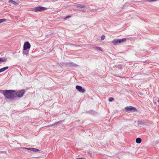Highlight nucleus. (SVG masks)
I'll return each mask as SVG.
<instances>
[{
	"label": "nucleus",
	"mask_w": 159,
	"mask_h": 159,
	"mask_svg": "<svg viewBox=\"0 0 159 159\" xmlns=\"http://www.w3.org/2000/svg\"><path fill=\"white\" fill-rule=\"evenodd\" d=\"M0 92L7 99H14L15 98V90H0Z\"/></svg>",
	"instance_id": "f257e3e1"
},
{
	"label": "nucleus",
	"mask_w": 159,
	"mask_h": 159,
	"mask_svg": "<svg viewBox=\"0 0 159 159\" xmlns=\"http://www.w3.org/2000/svg\"><path fill=\"white\" fill-rule=\"evenodd\" d=\"M47 10V8L42 6L32 8L31 11H45Z\"/></svg>",
	"instance_id": "f03ea898"
},
{
	"label": "nucleus",
	"mask_w": 159,
	"mask_h": 159,
	"mask_svg": "<svg viewBox=\"0 0 159 159\" xmlns=\"http://www.w3.org/2000/svg\"><path fill=\"white\" fill-rule=\"evenodd\" d=\"M25 91L24 89L18 90L16 91H15V98L17 97L21 98L25 94Z\"/></svg>",
	"instance_id": "7ed1b4c3"
},
{
	"label": "nucleus",
	"mask_w": 159,
	"mask_h": 159,
	"mask_svg": "<svg viewBox=\"0 0 159 159\" xmlns=\"http://www.w3.org/2000/svg\"><path fill=\"white\" fill-rule=\"evenodd\" d=\"M63 66H65L66 67L69 68H72L73 67H75L78 66L76 64L73 63L69 62L67 63H63Z\"/></svg>",
	"instance_id": "20e7f679"
},
{
	"label": "nucleus",
	"mask_w": 159,
	"mask_h": 159,
	"mask_svg": "<svg viewBox=\"0 0 159 159\" xmlns=\"http://www.w3.org/2000/svg\"><path fill=\"white\" fill-rule=\"evenodd\" d=\"M125 110L126 112H129L132 111L135 112L137 111L136 108L132 106H127L125 108Z\"/></svg>",
	"instance_id": "39448f33"
},
{
	"label": "nucleus",
	"mask_w": 159,
	"mask_h": 159,
	"mask_svg": "<svg viewBox=\"0 0 159 159\" xmlns=\"http://www.w3.org/2000/svg\"><path fill=\"white\" fill-rule=\"evenodd\" d=\"M31 45L28 42H25L24 45L23 49L25 50H30V48Z\"/></svg>",
	"instance_id": "423d86ee"
},
{
	"label": "nucleus",
	"mask_w": 159,
	"mask_h": 159,
	"mask_svg": "<svg viewBox=\"0 0 159 159\" xmlns=\"http://www.w3.org/2000/svg\"><path fill=\"white\" fill-rule=\"evenodd\" d=\"M22 148L26 149L27 150H28L31 151H32L34 152H37L39 151V150L38 149L32 148H25V147H22Z\"/></svg>",
	"instance_id": "0eeeda50"
},
{
	"label": "nucleus",
	"mask_w": 159,
	"mask_h": 159,
	"mask_svg": "<svg viewBox=\"0 0 159 159\" xmlns=\"http://www.w3.org/2000/svg\"><path fill=\"white\" fill-rule=\"evenodd\" d=\"M76 88L80 92L84 93L85 92V89H83L82 87L80 86L77 85L76 87Z\"/></svg>",
	"instance_id": "6e6552de"
},
{
	"label": "nucleus",
	"mask_w": 159,
	"mask_h": 159,
	"mask_svg": "<svg viewBox=\"0 0 159 159\" xmlns=\"http://www.w3.org/2000/svg\"><path fill=\"white\" fill-rule=\"evenodd\" d=\"M153 102L154 104L157 105V103L159 104V98L157 97H154L153 98Z\"/></svg>",
	"instance_id": "1a4fd4ad"
},
{
	"label": "nucleus",
	"mask_w": 159,
	"mask_h": 159,
	"mask_svg": "<svg viewBox=\"0 0 159 159\" xmlns=\"http://www.w3.org/2000/svg\"><path fill=\"white\" fill-rule=\"evenodd\" d=\"M119 43H122L125 42L126 40V39L125 38H122L121 39H117Z\"/></svg>",
	"instance_id": "9d476101"
},
{
	"label": "nucleus",
	"mask_w": 159,
	"mask_h": 159,
	"mask_svg": "<svg viewBox=\"0 0 159 159\" xmlns=\"http://www.w3.org/2000/svg\"><path fill=\"white\" fill-rule=\"evenodd\" d=\"M29 50H30L28 49L25 50L23 49V53L24 55H26V56H27L29 54Z\"/></svg>",
	"instance_id": "9b49d317"
},
{
	"label": "nucleus",
	"mask_w": 159,
	"mask_h": 159,
	"mask_svg": "<svg viewBox=\"0 0 159 159\" xmlns=\"http://www.w3.org/2000/svg\"><path fill=\"white\" fill-rule=\"evenodd\" d=\"M93 49L95 51H103V50L102 49V48L99 47H93Z\"/></svg>",
	"instance_id": "f8f14e48"
},
{
	"label": "nucleus",
	"mask_w": 159,
	"mask_h": 159,
	"mask_svg": "<svg viewBox=\"0 0 159 159\" xmlns=\"http://www.w3.org/2000/svg\"><path fill=\"white\" fill-rule=\"evenodd\" d=\"M8 2L10 4H12L13 5H17L18 4V3L12 0H9L8 1Z\"/></svg>",
	"instance_id": "ddd939ff"
},
{
	"label": "nucleus",
	"mask_w": 159,
	"mask_h": 159,
	"mask_svg": "<svg viewBox=\"0 0 159 159\" xmlns=\"http://www.w3.org/2000/svg\"><path fill=\"white\" fill-rule=\"evenodd\" d=\"M64 122V120H61V121H58V122H56V123H54V124L51 125H49V126H54L56 125H57L58 124H59L60 123H61L62 122Z\"/></svg>",
	"instance_id": "4468645a"
},
{
	"label": "nucleus",
	"mask_w": 159,
	"mask_h": 159,
	"mask_svg": "<svg viewBox=\"0 0 159 159\" xmlns=\"http://www.w3.org/2000/svg\"><path fill=\"white\" fill-rule=\"evenodd\" d=\"M112 43L115 45H117L119 44L117 39L113 40L112 41Z\"/></svg>",
	"instance_id": "2eb2a0df"
},
{
	"label": "nucleus",
	"mask_w": 159,
	"mask_h": 159,
	"mask_svg": "<svg viewBox=\"0 0 159 159\" xmlns=\"http://www.w3.org/2000/svg\"><path fill=\"white\" fill-rule=\"evenodd\" d=\"M7 60V58L5 57H1L0 58V62H5Z\"/></svg>",
	"instance_id": "dca6fc26"
},
{
	"label": "nucleus",
	"mask_w": 159,
	"mask_h": 159,
	"mask_svg": "<svg viewBox=\"0 0 159 159\" xmlns=\"http://www.w3.org/2000/svg\"><path fill=\"white\" fill-rule=\"evenodd\" d=\"M136 141L137 143L139 144L141 143L142 141V139L140 138H138L136 139Z\"/></svg>",
	"instance_id": "f3484780"
},
{
	"label": "nucleus",
	"mask_w": 159,
	"mask_h": 159,
	"mask_svg": "<svg viewBox=\"0 0 159 159\" xmlns=\"http://www.w3.org/2000/svg\"><path fill=\"white\" fill-rule=\"evenodd\" d=\"M8 68L9 67L8 66H6L5 67L2 68L1 69V70L2 72L4 71L5 70H6L7 69H8Z\"/></svg>",
	"instance_id": "a211bd4d"
},
{
	"label": "nucleus",
	"mask_w": 159,
	"mask_h": 159,
	"mask_svg": "<svg viewBox=\"0 0 159 159\" xmlns=\"http://www.w3.org/2000/svg\"><path fill=\"white\" fill-rule=\"evenodd\" d=\"M77 7L84 8L85 7V6L82 5L81 4H77Z\"/></svg>",
	"instance_id": "6ab92c4d"
},
{
	"label": "nucleus",
	"mask_w": 159,
	"mask_h": 159,
	"mask_svg": "<svg viewBox=\"0 0 159 159\" xmlns=\"http://www.w3.org/2000/svg\"><path fill=\"white\" fill-rule=\"evenodd\" d=\"M144 124V122L142 121H139L138 122V124L139 125H143Z\"/></svg>",
	"instance_id": "aec40b11"
},
{
	"label": "nucleus",
	"mask_w": 159,
	"mask_h": 159,
	"mask_svg": "<svg viewBox=\"0 0 159 159\" xmlns=\"http://www.w3.org/2000/svg\"><path fill=\"white\" fill-rule=\"evenodd\" d=\"M117 67L119 69H121L122 68L123 66L121 64H119L117 66Z\"/></svg>",
	"instance_id": "412c9836"
},
{
	"label": "nucleus",
	"mask_w": 159,
	"mask_h": 159,
	"mask_svg": "<svg viewBox=\"0 0 159 159\" xmlns=\"http://www.w3.org/2000/svg\"><path fill=\"white\" fill-rule=\"evenodd\" d=\"M6 20V19H0V24L2 23V22L5 21Z\"/></svg>",
	"instance_id": "4be33fe9"
},
{
	"label": "nucleus",
	"mask_w": 159,
	"mask_h": 159,
	"mask_svg": "<svg viewBox=\"0 0 159 159\" xmlns=\"http://www.w3.org/2000/svg\"><path fill=\"white\" fill-rule=\"evenodd\" d=\"M108 100L109 102H111L114 100V98L112 97L110 98Z\"/></svg>",
	"instance_id": "5701e85b"
},
{
	"label": "nucleus",
	"mask_w": 159,
	"mask_h": 159,
	"mask_svg": "<svg viewBox=\"0 0 159 159\" xmlns=\"http://www.w3.org/2000/svg\"><path fill=\"white\" fill-rule=\"evenodd\" d=\"M105 39V36L103 34L102 36H101V40H103Z\"/></svg>",
	"instance_id": "b1692460"
},
{
	"label": "nucleus",
	"mask_w": 159,
	"mask_h": 159,
	"mask_svg": "<svg viewBox=\"0 0 159 159\" xmlns=\"http://www.w3.org/2000/svg\"><path fill=\"white\" fill-rule=\"evenodd\" d=\"M71 17V15H68L67 16H66L65 18H64V19L66 20L67 19H68V18H70V17Z\"/></svg>",
	"instance_id": "393cba45"
},
{
	"label": "nucleus",
	"mask_w": 159,
	"mask_h": 159,
	"mask_svg": "<svg viewBox=\"0 0 159 159\" xmlns=\"http://www.w3.org/2000/svg\"><path fill=\"white\" fill-rule=\"evenodd\" d=\"M156 1V0H148V1L149 2H154V1Z\"/></svg>",
	"instance_id": "a878e982"
},
{
	"label": "nucleus",
	"mask_w": 159,
	"mask_h": 159,
	"mask_svg": "<svg viewBox=\"0 0 159 159\" xmlns=\"http://www.w3.org/2000/svg\"><path fill=\"white\" fill-rule=\"evenodd\" d=\"M76 159H85V158L83 157H79L76 158Z\"/></svg>",
	"instance_id": "bb28decb"
},
{
	"label": "nucleus",
	"mask_w": 159,
	"mask_h": 159,
	"mask_svg": "<svg viewBox=\"0 0 159 159\" xmlns=\"http://www.w3.org/2000/svg\"><path fill=\"white\" fill-rule=\"evenodd\" d=\"M2 72V71L1 70V69H0V73Z\"/></svg>",
	"instance_id": "cd10ccee"
}]
</instances>
